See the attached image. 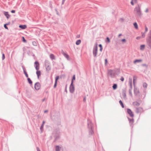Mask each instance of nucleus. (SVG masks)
Listing matches in <instances>:
<instances>
[{"label": "nucleus", "instance_id": "nucleus-19", "mask_svg": "<svg viewBox=\"0 0 151 151\" xmlns=\"http://www.w3.org/2000/svg\"><path fill=\"white\" fill-rule=\"evenodd\" d=\"M94 133L93 129H89V134L90 135H92Z\"/></svg>", "mask_w": 151, "mask_h": 151}, {"label": "nucleus", "instance_id": "nucleus-33", "mask_svg": "<svg viewBox=\"0 0 151 151\" xmlns=\"http://www.w3.org/2000/svg\"><path fill=\"white\" fill-rule=\"evenodd\" d=\"M44 125L42 124L40 127V129L41 132H42L43 129Z\"/></svg>", "mask_w": 151, "mask_h": 151}, {"label": "nucleus", "instance_id": "nucleus-12", "mask_svg": "<svg viewBox=\"0 0 151 151\" xmlns=\"http://www.w3.org/2000/svg\"><path fill=\"white\" fill-rule=\"evenodd\" d=\"M22 67L24 73L26 77L27 78H28V75L26 71V69L25 67L24 66V65H22Z\"/></svg>", "mask_w": 151, "mask_h": 151}, {"label": "nucleus", "instance_id": "nucleus-50", "mask_svg": "<svg viewBox=\"0 0 151 151\" xmlns=\"http://www.w3.org/2000/svg\"><path fill=\"white\" fill-rule=\"evenodd\" d=\"M134 1H131V4L132 5H134Z\"/></svg>", "mask_w": 151, "mask_h": 151}, {"label": "nucleus", "instance_id": "nucleus-64", "mask_svg": "<svg viewBox=\"0 0 151 151\" xmlns=\"http://www.w3.org/2000/svg\"><path fill=\"white\" fill-rule=\"evenodd\" d=\"M102 50V48H100V50L101 52Z\"/></svg>", "mask_w": 151, "mask_h": 151}, {"label": "nucleus", "instance_id": "nucleus-5", "mask_svg": "<svg viewBox=\"0 0 151 151\" xmlns=\"http://www.w3.org/2000/svg\"><path fill=\"white\" fill-rule=\"evenodd\" d=\"M98 48L97 45L94 46L93 50V55L95 58L97 57V54Z\"/></svg>", "mask_w": 151, "mask_h": 151}, {"label": "nucleus", "instance_id": "nucleus-10", "mask_svg": "<svg viewBox=\"0 0 151 151\" xmlns=\"http://www.w3.org/2000/svg\"><path fill=\"white\" fill-rule=\"evenodd\" d=\"M143 112V110L142 108L139 107L136 108V113L138 114L139 113H142Z\"/></svg>", "mask_w": 151, "mask_h": 151}, {"label": "nucleus", "instance_id": "nucleus-13", "mask_svg": "<svg viewBox=\"0 0 151 151\" xmlns=\"http://www.w3.org/2000/svg\"><path fill=\"white\" fill-rule=\"evenodd\" d=\"M50 57L52 60L55 59V56L54 54H51L50 55Z\"/></svg>", "mask_w": 151, "mask_h": 151}, {"label": "nucleus", "instance_id": "nucleus-61", "mask_svg": "<svg viewBox=\"0 0 151 151\" xmlns=\"http://www.w3.org/2000/svg\"><path fill=\"white\" fill-rule=\"evenodd\" d=\"M140 38V37H136V39L137 40H139V39Z\"/></svg>", "mask_w": 151, "mask_h": 151}, {"label": "nucleus", "instance_id": "nucleus-11", "mask_svg": "<svg viewBox=\"0 0 151 151\" xmlns=\"http://www.w3.org/2000/svg\"><path fill=\"white\" fill-rule=\"evenodd\" d=\"M34 66L36 69L37 70H38L39 69V64L38 61H36L35 62Z\"/></svg>", "mask_w": 151, "mask_h": 151}, {"label": "nucleus", "instance_id": "nucleus-54", "mask_svg": "<svg viewBox=\"0 0 151 151\" xmlns=\"http://www.w3.org/2000/svg\"><path fill=\"white\" fill-rule=\"evenodd\" d=\"M37 151H40V150L39 148L38 147H37Z\"/></svg>", "mask_w": 151, "mask_h": 151}, {"label": "nucleus", "instance_id": "nucleus-52", "mask_svg": "<svg viewBox=\"0 0 151 151\" xmlns=\"http://www.w3.org/2000/svg\"><path fill=\"white\" fill-rule=\"evenodd\" d=\"M11 12L12 13H14L15 12V11L14 10H12L11 11Z\"/></svg>", "mask_w": 151, "mask_h": 151}, {"label": "nucleus", "instance_id": "nucleus-2", "mask_svg": "<svg viewBox=\"0 0 151 151\" xmlns=\"http://www.w3.org/2000/svg\"><path fill=\"white\" fill-rule=\"evenodd\" d=\"M146 41L147 45L148 48L151 49V32L150 33L146 39Z\"/></svg>", "mask_w": 151, "mask_h": 151}, {"label": "nucleus", "instance_id": "nucleus-46", "mask_svg": "<svg viewBox=\"0 0 151 151\" xmlns=\"http://www.w3.org/2000/svg\"><path fill=\"white\" fill-rule=\"evenodd\" d=\"M148 31V28H147V27L145 26V33H146Z\"/></svg>", "mask_w": 151, "mask_h": 151}, {"label": "nucleus", "instance_id": "nucleus-20", "mask_svg": "<svg viewBox=\"0 0 151 151\" xmlns=\"http://www.w3.org/2000/svg\"><path fill=\"white\" fill-rule=\"evenodd\" d=\"M63 55L67 59H68L69 58V56L68 55L65 53L64 52L63 53Z\"/></svg>", "mask_w": 151, "mask_h": 151}, {"label": "nucleus", "instance_id": "nucleus-6", "mask_svg": "<svg viewBox=\"0 0 151 151\" xmlns=\"http://www.w3.org/2000/svg\"><path fill=\"white\" fill-rule=\"evenodd\" d=\"M69 89L70 92L71 93H73L74 92L75 90V88L72 81H71V84L70 86Z\"/></svg>", "mask_w": 151, "mask_h": 151}, {"label": "nucleus", "instance_id": "nucleus-44", "mask_svg": "<svg viewBox=\"0 0 151 151\" xmlns=\"http://www.w3.org/2000/svg\"><path fill=\"white\" fill-rule=\"evenodd\" d=\"M130 87L131 88L130 89H132V79H131V83H130Z\"/></svg>", "mask_w": 151, "mask_h": 151}, {"label": "nucleus", "instance_id": "nucleus-1", "mask_svg": "<svg viewBox=\"0 0 151 151\" xmlns=\"http://www.w3.org/2000/svg\"><path fill=\"white\" fill-rule=\"evenodd\" d=\"M134 11L135 12L138 17H140L142 15L141 7L139 5L134 8Z\"/></svg>", "mask_w": 151, "mask_h": 151}, {"label": "nucleus", "instance_id": "nucleus-41", "mask_svg": "<svg viewBox=\"0 0 151 151\" xmlns=\"http://www.w3.org/2000/svg\"><path fill=\"white\" fill-rule=\"evenodd\" d=\"M129 94L131 96L132 95V89H129Z\"/></svg>", "mask_w": 151, "mask_h": 151}, {"label": "nucleus", "instance_id": "nucleus-8", "mask_svg": "<svg viewBox=\"0 0 151 151\" xmlns=\"http://www.w3.org/2000/svg\"><path fill=\"white\" fill-rule=\"evenodd\" d=\"M88 126L89 129H93V127L92 122L90 120H88Z\"/></svg>", "mask_w": 151, "mask_h": 151}, {"label": "nucleus", "instance_id": "nucleus-17", "mask_svg": "<svg viewBox=\"0 0 151 151\" xmlns=\"http://www.w3.org/2000/svg\"><path fill=\"white\" fill-rule=\"evenodd\" d=\"M4 14L7 19L9 18L10 17V15L8 14V12H4Z\"/></svg>", "mask_w": 151, "mask_h": 151}, {"label": "nucleus", "instance_id": "nucleus-48", "mask_svg": "<svg viewBox=\"0 0 151 151\" xmlns=\"http://www.w3.org/2000/svg\"><path fill=\"white\" fill-rule=\"evenodd\" d=\"M122 42H126V40L125 39H122L121 40Z\"/></svg>", "mask_w": 151, "mask_h": 151}, {"label": "nucleus", "instance_id": "nucleus-57", "mask_svg": "<svg viewBox=\"0 0 151 151\" xmlns=\"http://www.w3.org/2000/svg\"><path fill=\"white\" fill-rule=\"evenodd\" d=\"M86 101V97H85L83 99V101L85 102Z\"/></svg>", "mask_w": 151, "mask_h": 151}, {"label": "nucleus", "instance_id": "nucleus-9", "mask_svg": "<svg viewBox=\"0 0 151 151\" xmlns=\"http://www.w3.org/2000/svg\"><path fill=\"white\" fill-rule=\"evenodd\" d=\"M127 112L129 114L130 116L131 117H133L134 116V114L131 111V110L129 109H127Z\"/></svg>", "mask_w": 151, "mask_h": 151}, {"label": "nucleus", "instance_id": "nucleus-42", "mask_svg": "<svg viewBox=\"0 0 151 151\" xmlns=\"http://www.w3.org/2000/svg\"><path fill=\"white\" fill-rule=\"evenodd\" d=\"M22 41L24 42H27L26 40L25 39L24 37H22Z\"/></svg>", "mask_w": 151, "mask_h": 151}, {"label": "nucleus", "instance_id": "nucleus-24", "mask_svg": "<svg viewBox=\"0 0 151 151\" xmlns=\"http://www.w3.org/2000/svg\"><path fill=\"white\" fill-rule=\"evenodd\" d=\"M145 45H140V49L141 50H144L145 47Z\"/></svg>", "mask_w": 151, "mask_h": 151}, {"label": "nucleus", "instance_id": "nucleus-31", "mask_svg": "<svg viewBox=\"0 0 151 151\" xmlns=\"http://www.w3.org/2000/svg\"><path fill=\"white\" fill-rule=\"evenodd\" d=\"M147 84L146 83H143V86L144 88H146L147 87Z\"/></svg>", "mask_w": 151, "mask_h": 151}, {"label": "nucleus", "instance_id": "nucleus-56", "mask_svg": "<svg viewBox=\"0 0 151 151\" xmlns=\"http://www.w3.org/2000/svg\"><path fill=\"white\" fill-rule=\"evenodd\" d=\"M80 37V35H77L76 36V37L77 38H79Z\"/></svg>", "mask_w": 151, "mask_h": 151}, {"label": "nucleus", "instance_id": "nucleus-36", "mask_svg": "<svg viewBox=\"0 0 151 151\" xmlns=\"http://www.w3.org/2000/svg\"><path fill=\"white\" fill-rule=\"evenodd\" d=\"M75 75H74L72 78L71 81H72L73 82V81L75 80Z\"/></svg>", "mask_w": 151, "mask_h": 151}, {"label": "nucleus", "instance_id": "nucleus-26", "mask_svg": "<svg viewBox=\"0 0 151 151\" xmlns=\"http://www.w3.org/2000/svg\"><path fill=\"white\" fill-rule=\"evenodd\" d=\"M81 41L80 40H77L76 42V44L77 45H79L81 43Z\"/></svg>", "mask_w": 151, "mask_h": 151}, {"label": "nucleus", "instance_id": "nucleus-30", "mask_svg": "<svg viewBox=\"0 0 151 151\" xmlns=\"http://www.w3.org/2000/svg\"><path fill=\"white\" fill-rule=\"evenodd\" d=\"M60 147L58 145H56V151H60Z\"/></svg>", "mask_w": 151, "mask_h": 151}, {"label": "nucleus", "instance_id": "nucleus-62", "mask_svg": "<svg viewBox=\"0 0 151 151\" xmlns=\"http://www.w3.org/2000/svg\"><path fill=\"white\" fill-rule=\"evenodd\" d=\"M45 121H43V122H42V124H43V125H44V124L45 123Z\"/></svg>", "mask_w": 151, "mask_h": 151}, {"label": "nucleus", "instance_id": "nucleus-32", "mask_svg": "<svg viewBox=\"0 0 151 151\" xmlns=\"http://www.w3.org/2000/svg\"><path fill=\"white\" fill-rule=\"evenodd\" d=\"M134 27L136 29H137L138 28V25L136 22H135V23H134Z\"/></svg>", "mask_w": 151, "mask_h": 151}, {"label": "nucleus", "instance_id": "nucleus-3", "mask_svg": "<svg viewBox=\"0 0 151 151\" xmlns=\"http://www.w3.org/2000/svg\"><path fill=\"white\" fill-rule=\"evenodd\" d=\"M45 67L46 70L48 72L51 69V66L50 63L48 60H45Z\"/></svg>", "mask_w": 151, "mask_h": 151}, {"label": "nucleus", "instance_id": "nucleus-40", "mask_svg": "<svg viewBox=\"0 0 151 151\" xmlns=\"http://www.w3.org/2000/svg\"><path fill=\"white\" fill-rule=\"evenodd\" d=\"M5 58V55L4 53H2V60H4Z\"/></svg>", "mask_w": 151, "mask_h": 151}, {"label": "nucleus", "instance_id": "nucleus-59", "mask_svg": "<svg viewBox=\"0 0 151 151\" xmlns=\"http://www.w3.org/2000/svg\"><path fill=\"white\" fill-rule=\"evenodd\" d=\"M99 46L100 47V48H102V45L101 44H99Z\"/></svg>", "mask_w": 151, "mask_h": 151}, {"label": "nucleus", "instance_id": "nucleus-38", "mask_svg": "<svg viewBox=\"0 0 151 151\" xmlns=\"http://www.w3.org/2000/svg\"><path fill=\"white\" fill-rule=\"evenodd\" d=\"M59 76H57L55 78V81L57 82V81L58 80L59 78Z\"/></svg>", "mask_w": 151, "mask_h": 151}, {"label": "nucleus", "instance_id": "nucleus-7", "mask_svg": "<svg viewBox=\"0 0 151 151\" xmlns=\"http://www.w3.org/2000/svg\"><path fill=\"white\" fill-rule=\"evenodd\" d=\"M40 87V85L39 82L36 83L35 85V88L36 90H39Z\"/></svg>", "mask_w": 151, "mask_h": 151}, {"label": "nucleus", "instance_id": "nucleus-14", "mask_svg": "<svg viewBox=\"0 0 151 151\" xmlns=\"http://www.w3.org/2000/svg\"><path fill=\"white\" fill-rule=\"evenodd\" d=\"M19 27L22 29H25L27 27V25H20L19 26Z\"/></svg>", "mask_w": 151, "mask_h": 151}, {"label": "nucleus", "instance_id": "nucleus-58", "mask_svg": "<svg viewBox=\"0 0 151 151\" xmlns=\"http://www.w3.org/2000/svg\"><path fill=\"white\" fill-rule=\"evenodd\" d=\"M65 0H63L62 2V4H64Z\"/></svg>", "mask_w": 151, "mask_h": 151}, {"label": "nucleus", "instance_id": "nucleus-27", "mask_svg": "<svg viewBox=\"0 0 151 151\" xmlns=\"http://www.w3.org/2000/svg\"><path fill=\"white\" fill-rule=\"evenodd\" d=\"M134 92L135 94H137L139 93V91L137 88L134 89Z\"/></svg>", "mask_w": 151, "mask_h": 151}, {"label": "nucleus", "instance_id": "nucleus-43", "mask_svg": "<svg viewBox=\"0 0 151 151\" xmlns=\"http://www.w3.org/2000/svg\"><path fill=\"white\" fill-rule=\"evenodd\" d=\"M57 82L55 81V83L54 86V88H55L57 86Z\"/></svg>", "mask_w": 151, "mask_h": 151}, {"label": "nucleus", "instance_id": "nucleus-51", "mask_svg": "<svg viewBox=\"0 0 151 151\" xmlns=\"http://www.w3.org/2000/svg\"><path fill=\"white\" fill-rule=\"evenodd\" d=\"M119 20H120L121 22H123V21L124 20V19L123 18H121V19H120Z\"/></svg>", "mask_w": 151, "mask_h": 151}, {"label": "nucleus", "instance_id": "nucleus-39", "mask_svg": "<svg viewBox=\"0 0 151 151\" xmlns=\"http://www.w3.org/2000/svg\"><path fill=\"white\" fill-rule=\"evenodd\" d=\"M32 44L34 46H37V44L36 42L35 41H33L32 42Z\"/></svg>", "mask_w": 151, "mask_h": 151}, {"label": "nucleus", "instance_id": "nucleus-45", "mask_svg": "<svg viewBox=\"0 0 151 151\" xmlns=\"http://www.w3.org/2000/svg\"><path fill=\"white\" fill-rule=\"evenodd\" d=\"M4 27L6 29H8L7 27L6 26V24H4Z\"/></svg>", "mask_w": 151, "mask_h": 151}, {"label": "nucleus", "instance_id": "nucleus-53", "mask_svg": "<svg viewBox=\"0 0 151 151\" xmlns=\"http://www.w3.org/2000/svg\"><path fill=\"white\" fill-rule=\"evenodd\" d=\"M131 1H134V2L136 3L137 2V0H131Z\"/></svg>", "mask_w": 151, "mask_h": 151}, {"label": "nucleus", "instance_id": "nucleus-16", "mask_svg": "<svg viewBox=\"0 0 151 151\" xmlns=\"http://www.w3.org/2000/svg\"><path fill=\"white\" fill-rule=\"evenodd\" d=\"M132 104L134 106H139L140 105V104L137 101H134L133 102Z\"/></svg>", "mask_w": 151, "mask_h": 151}, {"label": "nucleus", "instance_id": "nucleus-49", "mask_svg": "<svg viewBox=\"0 0 151 151\" xmlns=\"http://www.w3.org/2000/svg\"><path fill=\"white\" fill-rule=\"evenodd\" d=\"M105 64L106 65L107 64V62H108L107 60V59H105Z\"/></svg>", "mask_w": 151, "mask_h": 151}, {"label": "nucleus", "instance_id": "nucleus-60", "mask_svg": "<svg viewBox=\"0 0 151 151\" xmlns=\"http://www.w3.org/2000/svg\"><path fill=\"white\" fill-rule=\"evenodd\" d=\"M67 85H66V86H65V91L66 92H67Z\"/></svg>", "mask_w": 151, "mask_h": 151}, {"label": "nucleus", "instance_id": "nucleus-15", "mask_svg": "<svg viewBox=\"0 0 151 151\" xmlns=\"http://www.w3.org/2000/svg\"><path fill=\"white\" fill-rule=\"evenodd\" d=\"M128 120L129 121V123L130 124V125H131L133 124L134 122V119H131L129 118H128Z\"/></svg>", "mask_w": 151, "mask_h": 151}, {"label": "nucleus", "instance_id": "nucleus-47", "mask_svg": "<svg viewBox=\"0 0 151 151\" xmlns=\"http://www.w3.org/2000/svg\"><path fill=\"white\" fill-rule=\"evenodd\" d=\"M120 80L122 81H124V77L122 76L121 77V78L120 79Z\"/></svg>", "mask_w": 151, "mask_h": 151}, {"label": "nucleus", "instance_id": "nucleus-4", "mask_svg": "<svg viewBox=\"0 0 151 151\" xmlns=\"http://www.w3.org/2000/svg\"><path fill=\"white\" fill-rule=\"evenodd\" d=\"M108 74L111 77L114 78L116 75L117 74V73L116 72H114V70H110L108 71Z\"/></svg>", "mask_w": 151, "mask_h": 151}, {"label": "nucleus", "instance_id": "nucleus-28", "mask_svg": "<svg viewBox=\"0 0 151 151\" xmlns=\"http://www.w3.org/2000/svg\"><path fill=\"white\" fill-rule=\"evenodd\" d=\"M113 70H114V72H116V73H117V75H118L119 73V70L118 69H115Z\"/></svg>", "mask_w": 151, "mask_h": 151}, {"label": "nucleus", "instance_id": "nucleus-23", "mask_svg": "<svg viewBox=\"0 0 151 151\" xmlns=\"http://www.w3.org/2000/svg\"><path fill=\"white\" fill-rule=\"evenodd\" d=\"M137 78V77L136 76H134L133 77V82L134 84L135 82H136Z\"/></svg>", "mask_w": 151, "mask_h": 151}, {"label": "nucleus", "instance_id": "nucleus-22", "mask_svg": "<svg viewBox=\"0 0 151 151\" xmlns=\"http://www.w3.org/2000/svg\"><path fill=\"white\" fill-rule=\"evenodd\" d=\"M142 61V60L141 59H137L134 61V63H139L141 62Z\"/></svg>", "mask_w": 151, "mask_h": 151}, {"label": "nucleus", "instance_id": "nucleus-34", "mask_svg": "<svg viewBox=\"0 0 151 151\" xmlns=\"http://www.w3.org/2000/svg\"><path fill=\"white\" fill-rule=\"evenodd\" d=\"M145 33H145V32L144 33H143L142 32L141 33L142 34V37L143 38H144L145 37Z\"/></svg>", "mask_w": 151, "mask_h": 151}, {"label": "nucleus", "instance_id": "nucleus-35", "mask_svg": "<svg viewBox=\"0 0 151 151\" xmlns=\"http://www.w3.org/2000/svg\"><path fill=\"white\" fill-rule=\"evenodd\" d=\"M122 95L124 98H126V94L125 92H123Z\"/></svg>", "mask_w": 151, "mask_h": 151}, {"label": "nucleus", "instance_id": "nucleus-21", "mask_svg": "<svg viewBox=\"0 0 151 151\" xmlns=\"http://www.w3.org/2000/svg\"><path fill=\"white\" fill-rule=\"evenodd\" d=\"M36 74L37 75L38 78H39V76L41 75V72L39 70H37L36 72Z\"/></svg>", "mask_w": 151, "mask_h": 151}, {"label": "nucleus", "instance_id": "nucleus-25", "mask_svg": "<svg viewBox=\"0 0 151 151\" xmlns=\"http://www.w3.org/2000/svg\"><path fill=\"white\" fill-rule=\"evenodd\" d=\"M112 87L114 90H115L117 88V85L116 84H113Z\"/></svg>", "mask_w": 151, "mask_h": 151}, {"label": "nucleus", "instance_id": "nucleus-18", "mask_svg": "<svg viewBox=\"0 0 151 151\" xmlns=\"http://www.w3.org/2000/svg\"><path fill=\"white\" fill-rule=\"evenodd\" d=\"M27 81L30 84V85H32V82L31 79L29 78H27Z\"/></svg>", "mask_w": 151, "mask_h": 151}, {"label": "nucleus", "instance_id": "nucleus-63", "mask_svg": "<svg viewBox=\"0 0 151 151\" xmlns=\"http://www.w3.org/2000/svg\"><path fill=\"white\" fill-rule=\"evenodd\" d=\"M132 79L131 78L130 79V78H129V83L130 84V83H131V79Z\"/></svg>", "mask_w": 151, "mask_h": 151}, {"label": "nucleus", "instance_id": "nucleus-55", "mask_svg": "<svg viewBox=\"0 0 151 151\" xmlns=\"http://www.w3.org/2000/svg\"><path fill=\"white\" fill-rule=\"evenodd\" d=\"M148 12V8H147L145 10V12Z\"/></svg>", "mask_w": 151, "mask_h": 151}, {"label": "nucleus", "instance_id": "nucleus-37", "mask_svg": "<svg viewBox=\"0 0 151 151\" xmlns=\"http://www.w3.org/2000/svg\"><path fill=\"white\" fill-rule=\"evenodd\" d=\"M106 42H107L109 43L110 42V40L108 37H107L106 38Z\"/></svg>", "mask_w": 151, "mask_h": 151}, {"label": "nucleus", "instance_id": "nucleus-29", "mask_svg": "<svg viewBox=\"0 0 151 151\" xmlns=\"http://www.w3.org/2000/svg\"><path fill=\"white\" fill-rule=\"evenodd\" d=\"M119 103L121 105V106L123 108H124V106L121 100H120L119 101Z\"/></svg>", "mask_w": 151, "mask_h": 151}]
</instances>
